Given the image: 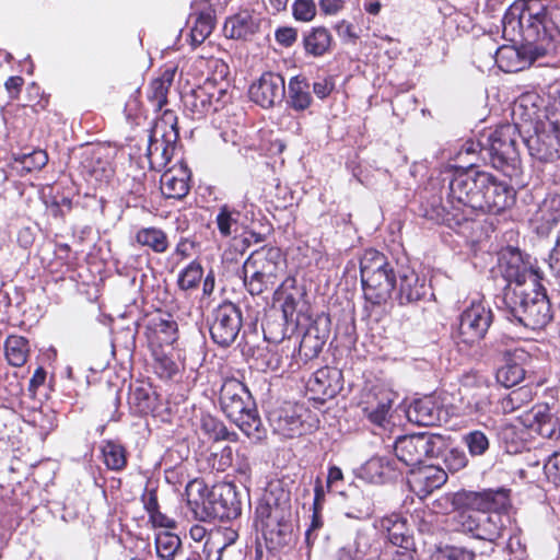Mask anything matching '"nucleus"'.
Here are the masks:
<instances>
[{
    "mask_svg": "<svg viewBox=\"0 0 560 560\" xmlns=\"http://www.w3.org/2000/svg\"><path fill=\"white\" fill-rule=\"evenodd\" d=\"M503 353L504 364L497 371V381L505 387H513L524 380L532 355L522 348L506 349Z\"/></svg>",
    "mask_w": 560,
    "mask_h": 560,
    "instance_id": "obj_19",
    "label": "nucleus"
},
{
    "mask_svg": "<svg viewBox=\"0 0 560 560\" xmlns=\"http://www.w3.org/2000/svg\"><path fill=\"white\" fill-rule=\"evenodd\" d=\"M5 358L13 366H22L28 355V341L24 337L10 336L4 343Z\"/></svg>",
    "mask_w": 560,
    "mask_h": 560,
    "instance_id": "obj_39",
    "label": "nucleus"
},
{
    "mask_svg": "<svg viewBox=\"0 0 560 560\" xmlns=\"http://www.w3.org/2000/svg\"><path fill=\"white\" fill-rule=\"evenodd\" d=\"M201 429L214 441L228 439V430L224 424L211 416L202 417Z\"/></svg>",
    "mask_w": 560,
    "mask_h": 560,
    "instance_id": "obj_50",
    "label": "nucleus"
},
{
    "mask_svg": "<svg viewBox=\"0 0 560 560\" xmlns=\"http://www.w3.org/2000/svg\"><path fill=\"white\" fill-rule=\"evenodd\" d=\"M292 10L294 19L302 22H310L316 15L314 0H295Z\"/></svg>",
    "mask_w": 560,
    "mask_h": 560,
    "instance_id": "obj_51",
    "label": "nucleus"
},
{
    "mask_svg": "<svg viewBox=\"0 0 560 560\" xmlns=\"http://www.w3.org/2000/svg\"><path fill=\"white\" fill-rule=\"evenodd\" d=\"M209 538L218 539L222 549L225 550L229 546L233 545L237 540L238 533L232 527H222L219 528L215 533L210 534Z\"/></svg>",
    "mask_w": 560,
    "mask_h": 560,
    "instance_id": "obj_54",
    "label": "nucleus"
},
{
    "mask_svg": "<svg viewBox=\"0 0 560 560\" xmlns=\"http://www.w3.org/2000/svg\"><path fill=\"white\" fill-rule=\"evenodd\" d=\"M445 558L446 560H475V552L465 548H451Z\"/></svg>",
    "mask_w": 560,
    "mask_h": 560,
    "instance_id": "obj_64",
    "label": "nucleus"
},
{
    "mask_svg": "<svg viewBox=\"0 0 560 560\" xmlns=\"http://www.w3.org/2000/svg\"><path fill=\"white\" fill-rule=\"evenodd\" d=\"M173 82V74L165 72L161 78L154 79L148 90V100L155 110H161L167 103V93Z\"/></svg>",
    "mask_w": 560,
    "mask_h": 560,
    "instance_id": "obj_38",
    "label": "nucleus"
},
{
    "mask_svg": "<svg viewBox=\"0 0 560 560\" xmlns=\"http://www.w3.org/2000/svg\"><path fill=\"white\" fill-rule=\"evenodd\" d=\"M136 241L141 246H147L156 254H163L168 248L166 233L158 228H142L136 234Z\"/></svg>",
    "mask_w": 560,
    "mask_h": 560,
    "instance_id": "obj_35",
    "label": "nucleus"
},
{
    "mask_svg": "<svg viewBox=\"0 0 560 560\" xmlns=\"http://www.w3.org/2000/svg\"><path fill=\"white\" fill-rule=\"evenodd\" d=\"M502 511L481 510L477 516L475 538L494 541L502 536L504 530V517Z\"/></svg>",
    "mask_w": 560,
    "mask_h": 560,
    "instance_id": "obj_26",
    "label": "nucleus"
},
{
    "mask_svg": "<svg viewBox=\"0 0 560 560\" xmlns=\"http://www.w3.org/2000/svg\"><path fill=\"white\" fill-rule=\"evenodd\" d=\"M151 329L160 343L171 345L177 338V323L168 318L158 317L152 319Z\"/></svg>",
    "mask_w": 560,
    "mask_h": 560,
    "instance_id": "obj_41",
    "label": "nucleus"
},
{
    "mask_svg": "<svg viewBox=\"0 0 560 560\" xmlns=\"http://www.w3.org/2000/svg\"><path fill=\"white\" fill-rule=\"evenodd\" d=\"M560 222V195H548L538 206L530 224L538 235L547 236Z\"/></svg>",
    "mask_w": 560,
    "mask_h": 560,
    "instance_id": "obj_22",
    "label": "nucleus"
},
{
    "mask_svg": "<svg viewBox=\"0 0 560 560\" xmlns=\"http://www.w3.org/2000/svg\"><path fill=\"white\" fill-rule=\"evenodd\" d=\"M493 59L499 69L504 72H517L523 69L524 60L513 46L503 45L494 49Z\"/></svg>",
    "mask_w": 560,
    "mask_h": 560,
    "instance_id": "obj_36",
    "label": "nucleus"
},
{
    "mask_svg": "<svg viewBox=\"0 0 560 560\" xmlns=\"http://www.w3.org/2000/svg\"><path fill=\"white\" fill-rule=\"evenodd\" d=\"M442 415L443 409L432 397L417 399L407 409L408 420L424 427L439 424Z\"/></svg>",
    "mask_w": 560,
    "mask_h": 560,
    "instance_id": "obj_25",
    "label": "nucleus"
},
{
    "mask_svg": "<svg viewBox=\"0 0 560 560\" xmlns=\"http://www.w3.org/2000/svg\"><path fill=\"white\" fill-rule=\"evenodd\" d=\"M503 35L513 40L522 33L534 45L535 57L556 49L560 37V0H524L509 8L502 19Z\"/></svg>",
    "mask_w": 560,
    "mask_h": 560,
    "instance_id": "obj_2",
    "label": "nucleus"
},
{
    "mask_svg": "<svg viewBox=\"0 0 560 560\" xmlns=\"http://www.w3.org/2000/svg\"><path fill=\"white\" fill-rule=\"evenodd\" d=\"M128 402L136 412L148 415L156 408V394L149 384H135L130 386Z\"/></svg>",
    "mask_w": 560,
    "mask_h": 560,
    "instance_id": "obj_30",
    "label": "nucleus"
},
{
    "mask_svg": "<svg viewBox=\"0 0 560 560\" xmlns=\"http://www.w3.org/2000/svg\"><path fill=\"white\" fill-rule=\"evenodd\" d=\"M322 510H313L312 522L305 533L307 544H312L316 538V532L323 527Z\"/></svg>",
    "mask_w": 560,
    "mask_h": 560,
    "instance_id": "obj_60",
    "label": "nucleus"
},
{
    "mask_svg": "<svg viewBox=\"0 0 560 560\" xmlns=\"http://www.w3.org/2000/svg\"><path fill=\"white\" fill-rule=\"evenodd\" d=\"M349 0H319L320 10L326 15H335L341 11Z\"/></svg>",
    "mask_w": 560,
    "mask_h": 560,
    "instance_id": "obj_61",
    "label": "nucleus"
},
{
    "mask_svg": "<svg viewBox=\"0 0 560 560\" xmlns=\"http://www.w3.org/2000/svg\"><path fill=\"white\" fill-rule=\"evenodd\" d=\"M444 445L442 435L419 433L398 438L394 451L399 462L406 466L416 467L427 458L438 456Z\"/></svg>",
    "mask_w": 560,
    "mask_h": 560,
    "instance_id": "obj_12",
    "label": "nucleus"
},
{
    "mask_svg": "<svg viewBox=\"0 0 560 560\" xmlns=\"http://www.w3.org/2000/svg\"><path fill=\"white\" fill-rule=\"evenodd\" d=\"M242 312L234 303L221 304L213 312L210 325L212 340L220 347L231 346L237 338L242 328Z\"/></svg>",
    "mask_w": 560,
    "mask_h": 560,
    "instance_id": "obj_15",
    "label": "nucleus"
},
{
    "mask_svg": "<svg viewBox=\"0 0 560 560\" xmlns=\"http://www.w3.org/2000/svg\"><path fill=\"white\" fill-rule=\"evenodd\" d=\"M214 27V18L211 12H201L196 15L190 30L191 43L199 45L212 33Z\"/></svg>",
    "mask_w": 560,
    "mask_h": 560,
    "instance_id": "obj_42",
    "label": "nucleus"
},
{
    "mask_svg": "<svg viewBox=\"0 0 560 560\" xmlns=\"http://www.w3.org/2000/svg\"><path fill=\"white\" fill-rule=\"evenodd\" d=\"M529 154L540 162H553L560 158V119L552 115L535 127V133L524 139Z\"/></svg>",
    "mask_w": 560,
    "mask_h": 560,
    "instance_id": "obj_13",
    "label": "nucleus"
},
{
    "mask_svg": "<svg viewBox=\"0 0 560 560\" xmlns=\"http://www.w3.org/2000/svg\"><path fill=\"white\" fill-rule=\"evenodd\" d=\"M296 281L294 278H287L275 290V301L281 303L283 316L287 320L292 319L299 301L302 296V292L295 285Z\"/></svg>",
    "mask_w": 560,
    "mask_h": 560,
    "instance_id": "obj_28",
    "label": "nucleus"
},
{
    "mask_svg": "<svg viewBox=\"0 0 560 560\" xmlns=\"http://www.w3.org/2000/svg\"><path fill=\"white\" fill-rule=\"evenodd\" d=\"M486 144V141H485V136L482 137L481 140H479L478 142H475V141H466L460 150L458 151V158H462L463 155H474L476 154L477 152H480V154L482 155L483 159L487 158L486 155V151H485V145Z\"/></svg>",
    "mask_w": 560,
    "mask_h": 560,
    "instance_id": "obj_58",
    "label": "nucleus"
},
{
    "mask_svg": "<svg viewBox=\"0 0 560 560\" xmlns=\"http://www.w3.org/2000/svg\"><path fill=\"white\" fill-rule=\"evenodd\" d=\"M463 440L471 456L483 455L490 446L488 436L480 430L468 432Z\"/></svg>",
    "mask_w": 560,
    "mask_h": 560,
    "instance_id": "obj_47",
    "label": "nucleus"
},
{
    "mask_svg": "<svg viewBox=\"0 0 560 560\" xmlns=\"http://www.w3.org/2000/svg\"><path fill=\"white\" fill-rule=\"evenodd\" d=\"M441 500L450 503L456 511L454 516L456 529L475 536L477 515L481 510L505 511L510 505V491L506 489L486 490L482 492L458 491L446 494Z\"/></svg>",
    "mask_w": 560,
    "mask_h": 560,
    "instance_id": "obj_4",
    "label": "nucleus"
},
{
    "mask_svg": "<svg viewBox=\"0 0 560 560\" xmlns=\"http://www.w3.org/2000/svg\"><path fill=\"white\" fill-rule=\"evenodd\" d=\"M323 341L318 339H313V337L307 334L303 337L300 345V353H303L305 357H316L323 347Z\"/></svg>",
    "mask_w": 560,
    "mask_h": 560,
    "instance_id": "obj_55",
    "label": "nucleus"
},
{
    "mask_svg": "<svg viewBox=\"0 0 560 560\" xmlns=\"http://www.w3.org/2000/svg\"><path fill=\"white\" fill-rule=\"evenodd\" d=\"M220 407L224 415L234 422L248 438L260 440L262 422L258 415L255 400L247 387L236 378L223 382L220 396Z\"/></svg>",
    "mask_w": 560,
    "mask_h": 560,
    "instance_id": "obj_5",
    "label": "nucleus"
},
{
    "mask_svg": "<svg viewBox=\"0 0 560 560\" xmlns=\"http://www.w3.org/2000/svg\"><path fill=\"white\" fill-rule=\"evenodd\" d=\"M189 503L202 508V518L230 521L241 515L242 503L236 487L230 482L217 483L208 491L200 480H192L186 487Z\"/></svg>",
    "mask_w": 560,
    "mask_h": 560,
    "instance_id": "obj_6",
    "label": "nucleus"
},
{
    "mask_svg": "<svg viewBox=\"0 0 560 560\" xmlns=\"http://www.w3.org/2000/svg\"><path fill=\"white\" fill-rule=\"evenodd\" d=\"M312 103L310 84L303 77L296 75L290 79L288 85V104L298 112L305 110Z\"/></svg>",
    "mask_w": 560,
    "mask_h": 560,
    "instance_id": "obj_34",
    "label": "nucleus"
},
{
    "mask_svg": "<svg viewBox=\"0 0 560 560\" xmlns=\"http://www.w3.org/2000/svg\"><path fill=\"white\" fill-rule=\"evenodd\" d=\"M285 261L278 247L253 252L243 265V282L252 295L272 290L283 273Z\"/></svg>",
    "mask_w": 560,
    "mask_h": 560,
    "instance_id": "obj_8",
    "label": "nucleus"
},
{
    "mask_svg": "<svg viewBox=\"0 0 560 560\" xmlns=\"http://www.w3.org/2000/svg\"><path fill=\"white\" fill-rule=\"evenodd\" d=\"M486 191L481 196H477L474 202L477 205L479 211L482 213H500L513 205L515 199V191L506 182L497 180L490 174V180Z\"/></svg>",
    "mask_w": 560,
    "mask_h": 560,
    "instance_id": "obj_16",
    "label": "nucleus"
},
{
    "mask_svg": "<svg viewBox=\"0 0 560 560\" xmlns=\"http://www.w3.org/2000/svg\"><path fill=\"white\" fill-rule=\"evenodd\" d=\"M258 27L259 22L252 12L241 11L225 21L223 32L229 38L247 39Z\"/></svg>",
    "mask_w": 560,
    "mask_h": 560,
    "instance_id": "obj_27",
    "label": "nucleus"
},
{
    "mask_svg": "<svg viewBox=\"0 0 560 560\" xmlns=\"http://www.w3.org/2000/svg\"><path fill=\"white\" fill-rule=\"evenodd\" d=\"M155 549L159 558L174 560L175 556L182 550V540L168 530H161L155 536Z\"/></svg>",
    "mask_w": 560,
    "mask_h": 560,
    "instance_id": "obj_37",
    "label": "nucleus"
},
{
    "mask_svg": "<svg viewBox=\"0 0 560 560\" xmlns=\"http://www.w3.org/2000/svg\"><path fill=\"white\" fill-rule=\"evenodd\" d=\"M532 400V390L528 387H520L502 398L500 408L503 413H511L529 404Z\"/></svg>",
    "mask_w": 560,
    "mask_h": 560,
    "instance_id": "obj_43",
    "label": "nucleus"
},
{
    "mask_svg": "<svg viewBox=\"0 0 560 560\" xmlns=\"http://www.w3.org/2000/svg\"><path fill=\"white\" fill-rule=\"evenodd\" d=\"M548 265L552 275L560 279V238L558 237L549 254Z\"/></svg>",
    "mask_w": 560,
    "mask_h": 560,
    "instance_id": "obj_62",
    "label": "nucleus"
},
{
    "mask_svg": "<svg viewBox=\"0 0 560 560\" xmlns=\"http://www.w3.org/2000/svg\"><path fill=\"white\" fill-rule=\"evenodd\" d=\"M189 170L177 164L165 171L160 179V188L164 197L182 199L189 191Z\"/></svg>",
    "mask_w": 560,
    "mask_h": 560,
    "instance_id": "obj_23",
    "label": "nucleus"
},
{
    "mask_svg": "<svg viewBox=\"0 0 560 560\" xmlns=\"http://www.w3.org/2000/svg\"><path fill=\"white\" fill-rule=\"evenodd\" d=\"M83 166L96 180L108 178L112 174L109 163L103 160L97 152H94L90 158H86L83 162Z\"/></svg>",
    "mask_w": 560,
    "mask_h": 560,
    "instance_id": "obj_46",
    "label": "nucleus"
},
{
    "mask_svg": "<svg viewBox=\"0 0 560 560\" xmlns=\"http://www.w3.org/2000/svg\"><path fill=\"white\" fill-rule=\"evenodd\" d=\"M382 527L387 530L388 547H393V550L411 549L412 538L407 534L405 521L398 516L388 517L382 521Z\"/></svg>",
    "mask_w": 560,
    "mask_h": 560,
    "instance_id": "obj_32",
    "label": "nucleus"
},
{
    "mask_svg": "<svg viewBox=\"0 0 560 560\" xmlns=\"http://www.w3.org/2000/svg\"><path fill=\"white\" fill-rule=\"evenodd\" d=\"M275 37L281 46L290 47L296 42L298 31L289 26L279 27L275 33Z\"/></svg>",
    "mask_w": 560,
    "mask_h": 560,
    "instance_id": "obj_56",
    "label": "nucleus"
},
{
    "mask_svg": "<svg viewBox=\"0 0 560 560\" xmlns=\"http://www.w3.org/2000/svg\"><path fill=\"white\" fill-rule=\"evenodd\" d=\"M335 28L338 36L343 40L354 42L358 38L354 26L346 20L338 22Z\"/></svg>",
    "mask_w": 560,
    "mask_h": 560,
    "instance_id": "obj_63",
    "label": "nucleus"
},
{
    "mask_svg": "<svg viewBox=\"0 0 560 560\" xmlns=\"http://www.w3.org/2000/svg\"><path fill=\"white\" fill-rule=\"evenodd\" d=\"M518 138L516 125L511 124L501 125L485 136L486 155L490 159L492 166L508 177L516 176L521 171Z\"/></svg>",
    "mask_w": 560,
    "mask_h": 560,
    "instance_id": "obj_10",
    "label": "nucleus"
},
{
    "mask_svg": "<svg viewBox=\"0 0 560 560\" xmlns=\"http://www.w3.org/2000/svg\"><path fill=\"white\" fill-rule=\"evenodd\" d=\"M240 212L231 210L229 206L220 207L215 218L218 230L223 237H228L233 232V226L237 224Z\"/></svg>",
    "mask_w": 560,
    "mask_h": 560,
    "instance_id": "obj_48",
    "label": "nucleus"
},
{
    "mask_svg": "<svg viewBox=\"0 0 560 560\" xmlns=\"http://www.w3.org/2000/svg\"><path fill=\"white\" fill-rule=\"evenodd\" d=\"M493 319L492 311L481 301L471 302L459 316L455 340L471 347L485 338Z\"/></svg>",
    "mask_w": 560,
    "mask_h": 560,
    "instance_id": "obj_14",
    "label": "nucleus"
},
{
    "mask_svg": "<svg viewBox=\"0 0 560 560\" xmlns=\"http://www.w3.org/2000/svg\"><path fill=\"white\" fill-rule=\"evenodd\" d=\"M447 480L446 472L434 465L412 468L408 477V485L418 497L424 498L435 489L442 487Z\"/></svg>",
    "mask_w": 560,
    "mask_h": 560,
    "instance_id": "obj_20",
    "label": "nucleus"
},
{
    "mask_svg": "<svg viewBox=\"0 0 560 560\" xmlns=\"http://www.w3.org/2000/svg\"><path fill=\"white\" fill-rule=\"evenodd\" d=\"M177 117L174 112L166 109L155 122L147 150L151 170L161 171L171 161L175 142L178 138Z\"/></svg>",
    "mask_w": 560,
    "mask_h": 560,
    "instance_id": "obj_11",
    "label": "nucleus"
},
{
    "mask_svg": "<svg viewBox=\"0 0 560 560\" xmlns=\"http://www.w3.org/2000/svg\"><path fill=\"white\" fill-rule=\"evenodd\" d=\"M224 549H222L221 544L218 539L207 538L203 546V553L206 560H222V553Z\"/></svg>",
    "mask_w": 560,
    "mask_h": 560,
    "instance_id": "obj_59",
    "label": "nucleus"
},
{
    "mask_svg": "<svg viewBox=\"0 0 560 560\" xmlns=\"http://www.w3.org/2000/svg\"><path fill=\"white\" fill-rule=\"evenodd\" d=\"M154 370L162 378H172L179 371L178 364L162 351L154 350Z\"/></svg>",
    "mask_w": 560,
    "mask_h": 560,
    "instance_id": "obj_49",
    "label": "nucleus"
},
{
    "mask_svg": "<svg viewBox=\"0 0 560 560\" xmlns=\"http://www.w3.org/2000/svg\"><path fill=\"white\" fill-rule=\"evenodd\" d=\"M340 372L336 369L323 368L317 370L308 381L310 389L325 397H334L340 386Z\"/></svg>",
    "mask_w": 560,
    "mask_h": 560,
    "instance_id": "obj_29",
    "label": "nucleus"
},
{
    "mask_svg": "<svg viewBox=\"0 0 560 560\" xmlns=\"http://www.w3.org/2000/svg\"><path fill=\"white\" fill-rule=\"evenodd\" d=\"M104 463L112 470H121L127 464L126 451L114 441H105L101 446Z\"/></svg>",
    "mask_w": 560,
    "mask_h": 560,
    "instance_id": "obj_40",
    "label": "nucleus"
},
{
    "mask_svg": "<svg viewBox=\"0 0 560 560\" xmlns=\"http://www.w3.org/2000/svg\"><path fill=\"white\" fill-rule=\"evenodd\" d=\"M291 515L288 495L277 498L272 492H267L256 506L255 526L273 547H280L291 540Z\"/></svg>",
    "mask_w": 560,
    "mask_h": 560,
    "instance_id": "obj_7",
    "label": "nucleus"
},
{
    "mask_svg": "<svg viewBox=\"0 0 560 560\" xmlns=\"http://www.w3.org/2000/svg\"><path fill=\"white\" fill-rule=\"evenodd\" d=\"M382 560H415V550H393V547H386L381 553Z\"/></svg>",
    "mask_w": 560,
    "mask_h": 560,
    "instance_id": "obj_57",
    "label": "nucleus"
},
{
    "mask_svg": "<svg viewBox=\"0 0 560 560\" xmlns=\"http://www.w3.org/2000/svg\"><path fill=\"white\" fill-rule=\"evenodd\" d=\"M249 97L262 108L273 107L282 102L285 95V84L282 75L265 72L257 82L249 88Z\"/></svg>",
    "mask_w": 560,
    "mask_h": 560,
    "instance_id": "obj_18",
    "label": "nucleus"
},
{
    "mask_svg": "<svg viewBox=\"0 0 560 560\" xmlns=\"http://www.w3.org/2000/svg\"><path fill=\"white\" fill-rule=\"evenodd\" d=\"M444 462L448 470L455 472L466 467L468 458L463 450L452 448L445 455Z\"/></svg>",
    "mask_w": 560,
    "mask_h": 560,
    "instance_id": "obj_52",
    "label": "nucleus"
},
{
    "mask_svg": "<svg viewBox=\"0 0 560 560\" xmlns=\"http://www.w3.org/2000/svg\"><path fill=\"white\" fill-rule=\"evenodd\" d=\"M504 277L509 281L503 296L506 318L534 330L544 328L552 317L550 303L537 271L524 261L520 250L509 252Z\"/></svg>",
    "mask_w": 560,
    "mask_h": 560,
    "instance_id": "obj_1",
    "label": "nucleus"
},
{
    "mask_svg": "<svg viewBox=\"0 0 560 560\" xmlns=\"http://www.w3.org/2000/svg\"><path fill=\"white\" fill-rule=\"evenodd\" d=\"M213 95L208 92L205 84L186 92L183 95V103L187 110L196 117H203L212 110Z\"/></svg>",
    "mask_w": 560,
    "mask_h": 560,
    "instance_id": "obj_31",
    "label": "nucleus"
},
{
    "mask_svg": "<svg viewBox=\"0 0 560 560\" xmlns=\"http://www.w3.org/2000/svg\"><path fill=\"white\" fill-rule=\"evenodd\" d=\"M393 393L380 386L365 388L359 406L363 415L374 424L383 425L393 405Z\"/></svg>",
    "mask_w": 560,
    "mask_h": 560,
    "instance_id": "obj_17",
    "label": "nucleus"
},
{
    "mask_svg": "<svg viewBox=\"0 0 560 560\" xmlns=\"http://www.w3.org/2000/svg\"><path fill=\"white\" fill-rule=\"evenodd\" d=\"M490 173L474 170H456L448 177L446 202L443 206L442 221L451 226H458L471 220L479 209L474 202L489 184Z\"/></svg>",
    "mask_w": 560,
    "mask_h": 560,
    "instance_id": "obj_3",
    "label": "nucleus"
},
{
    "mask_svg": "<svg viewBox=\"0 0 560 560\" xmlns=\"http://www.w3.org/2000/svg\"><path fill=\"white\" fill-rule=\"evenodd\" d=\"M398 475L396 460L387 456H374L359 469V477L371 483H384Z\"/></svg>",
    "mask_w": 560,
    "mask_h": 560,
    "instance_id": "obj_24",
    "label": "nucleus"
},
{
    "mask_svg": "<svg viewBox=\"0 0 560 560\" xmlns=\"http://www.w3.org/2000/svg\"><path fill=\"white\" fill-rule=\"evenodd\" d=\"M396 296L400 305L411 304L420 301L425 294V280L409 268L401 269L396 278Z\"/></svg>",
    "mask_w": 560,
    "mask_h": 560,
    "instance_id": "obj_21",
    "label": "nucleus"
},
{
    "mask_svg": "<svg viewBox=\"0 0 560 560\" xmlns=\"http://www.w3.org/2000/svg\"><path fill=\"white\" fill-rule=\"evenodd\" d=\"M202 275L203 270L201 265L194 260L180 271L177 280L178 287L185 291L195 289L199 284Z\"/></svg>",
    "mask_w": 560,
    "mask_h": 560,
    "instance_id": "obj_45",
    "label": "nucleus"
},
{
    "mask_svg": "<svg viewBox=\"0 0 560 560\" xmlns=\"http://www.w3.org/2000/svg\"><path fill=\"white\" fill-rule=\"evenodd\" d=\"M360 272L365 299L375 305L385 303L396 282L386 257L375 249L365 250L360 260Z\"/></svg>",
    "mask_w": 560,
    "mask_h": 560,
    "instance_id": "obj_9",
    "label": "nucleus"
},
{
    "mask_svg": "<svg viewBox=\"0 0 560 560\" xmlns=\"http://www.w3.org/2000/svg\"><path fill=\"white\" fill-rule=\"evenodd\" d=\"M48 162V155L43 150H35L30 154L23 156L22 163L28 170H40Z\"/></svg>",
    "mask_w": 560,
    "mask_h": 560,
    "instance_id": "obj_53",
    "label": "nucleus"
},
{
    "mask_svg": "<svg viewBox=\"0 0 560 560\" xmlns=\"http://www.w3.org/2000/svg\"><path fill=\"white\" fill-rule=\"evenodd\" d=\"M466 407L470 413L486 415L490 411L491 401L489 390L486 386H479L474 393L466 397Z\"/></svg>",
    "mask_w": 560,
    "mask_h": 560,
    "instance_id": "obj_44",
    "label": "nucleus"
},
{
    "mask_svg": "<svg viewBox=\"0 0 560 560\" xmlns=\"http://www.w3.org/2000/svg\"><path fill=\"white\" fill-rule=\"evenodd\" d=\"M332 37L330 32L323 26L313 27L303 37L306 54L313 57L324 56L330 50Z\"/></svg>",
    "mask_w": 560,
    "mask_h": 560,
    "instance_id": "obj_33",
    "label": "nucleus"
}]
</instances>
